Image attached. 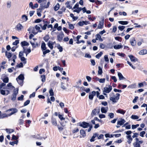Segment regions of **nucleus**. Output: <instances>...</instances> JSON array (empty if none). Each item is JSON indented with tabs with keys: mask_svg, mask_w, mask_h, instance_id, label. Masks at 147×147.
Listing matches in <instances>:
<instances>
[{
	"mask_svg": "<svg viewBox=\"0 0 147 147\" xmlns=\"http://www.w3.org/2000/svg\"><path fill=\"white\" fill-rule=\"evenodd\" d=\"M96 40H97L98 39L101 41H102V39L101 38V36L99 34H97L96 35Z\"/></svg>",
	"mask_w": 147,
	"mask_h": 147,
	"instance_id": "30",
	"label": "nucleus"
},
{
	"mask_svg": "<svg viewBox=\"0 0 147 147\" xmlns=\"http://www.w3.org/2000/svg\"><path fill=\"white\" fill-rule=\"evenodd\" d=\"M49 38L50 37L48 35H47L43 38L44 40L46 42L48 41Z\"/></svg>",
	"mask_w": 147,
	"mask_h": 147,
	"instance_id": "35",
	"label": "nucleus"
},
{
	"mask_svg": "<svg viewBox=\"0 0 147 147\" xmlns=\"http://www.w3.org/2000/svg\"><path fill=\"white\" fill-rule=\"evenodd\" d=\"M103 54L102 52H100L99 53H98L96 55V57L97 59H99L100 57L102 56Z\"/></svg>",
	"mask_w": 147,
	"mask_h": 147,
	"instance_id": "39",
	"label": "nucleus"
},
{
	"mask_svg": "<svg viewBox=\"0 0 147 147\" xmlns=\"http://www.w3.org/2000/svg\"><path fill=\"white\" fill-rule=\"evenodd\" d=\"M112 89V87L110 85H109L108 87H105L104 88L103 92L106 93H109Z\"/></svg>",
	"mask_w": 147,
	"mask_h": 147,
	"instance_id": "5",
	"label": "nucleus"
},
{
	"mask_svg": "<svg viewBox=\"0 0 147 147\" xmlns=\"http://www.w3.org/2000/svg\"><path fill=\"white\" fill-rule=\"evenodd\" d=\"M20 44L21 45L22 47H23V49H24V48H25L24 47V46H28L29 45V43L27 42L26 41H23Z\"/></svg>",
	"mask_w": 147,
	"mask_h": 147,
	"instance_id": "14",
	"label": "nucleus"
},
{
	"mask_svg": "<svg viewBox=\"0 0 147 147\" xmlns=\"http://www.w3.org/2000/svg\"><path fill=\"white\" fill-rule=\"evenodd\" d=\"M8 111H11V112L9 113L8 114V115L9 116H11V115L17 113L18 111V109L16 108H11L10 109H9L7 110L6 112H7Z\"/></svg>",
	"mask_w": 147,
	"mask_h": 147,
	"instance_id": "3",
	"label": "nucleus"
},
{
	"mask_svg": "<svg viewBox=\"0 0 147 147\" xmlns=\"http://www.w3.org/2000/svg\"><path fill=\"white\" fill-rule=\"evenodd\" d=\"M0 93L1 94L3 95H6L5 91L3 90H0Z\"/></svg>",
	"mask_w": 147,
	"mask_h": 147,
	"instance_id": "53",
	"label": "nucleus"
},
{
	"mask_svg": "<svg viewBox=\"0 0 147 147\" xmlns=\"http://www.w3.org/2000/svg\"><path fill=\"white\" fill-rule=\"evenodd\" d=\"M50 4V2L49 1H48L47 3V5H43V4H40L41 5V9H43L45 8H48Z\"/></svg>",
	"mask_w": 147,
	"mask_h": 147,
	"instance_id": "13",
	"label": "nucleus"
},
{
	"mask_svg": "<svg viewBox=\"0 0 147 147\" xmlns=\"http://www.w3.org/2000/svg\"><path fill=\"white\" fill-rule=\"evenodd\" d=\"M13 97L11 98V100L13 101L15 100L16 98L17 95L15 94H12Z\"/></svg>",
	"mask_w": 147,
	"mask_h": 147,
	"instance_id": "64",
	"label": "nucleus"
},
{
	"mask_svg": "<svg viewBox=\"0 0 147 147\" xmlns=\"http://www.w3.org/2000/svg\"><path fill=\"white\" fill-rule=\"evenodd\" d=\"M103 27V23L101 21L99 22V23L98 26L97 28L98 29H102Z\"/></svg>",
	"mask_w": 147,
	"mask_h": 147,
	"instance_id": "23",
	"label": "nucleus"
},
{
	"mask_svg": "<svg viewBox=\"0 0 147 147\" xmlns=\"http://www.w3.org/2000/svg\"><path fill=\"white\" fill-rule=\"evenodd\" d=\"M115 39L117 40H118L120 42H121V41L122 38H121V37H119V36L115 37Z\"/></svg>",
	"mask_w": 147,
	"mask_h": 147,
	"instance_id": "55",
	"label": "nucleus"
},
{
	"mask_svg": "<svg viewBox=\"0 0 147 147\" xmlns=\"http://www.w3.org/2000/svg\"><path fill=\"white\" fill-rule=\"evenodd\" d=\"M105 78L100 79V80L98 79V81L100 83H104L105 82Z\"/></svg>",
	"mask_w": 147,
	"mask_h": 147,
	"instance_id": "57",
	"label": "nucleus"
},
{
	"mask_svg": "<svg viewBox=\"0 0 147 147\" xmlns=\"http://www.w3.org/2000/svg\"><path fill=\"white\" fill-rule=\"evenodd\" d=\"M59 3H58L54 7V9L55 11H57L59 9Z\"/></svg>",
	"mask_w": 147,
	"mask_h": 147,
	"instance_id": "42",
	"label": "nucleus"
},
{
	"mask_svg": "<svg viewBox=\"0 0 147 147\" xmlns=\"http://www.w3.org/2000/svg\"><path fill=\"white\" fill-rule=\"evenodd\" d=\"M133 145L134 147H140V144L139 143L135 142L133 144Z\"/></svg>",
	"mask_w": 147,
	"mask_h": 147,
	"instance_id": "41",
	"label": "nucleus"
},
{
	"mask_svg": "<svg viewBox=\"0 0 147 147\" xmlns=\"http://www.w3.org/2000/svg\"><path fill=\"white\" fill-rule=\"evenodd\" d=\"M126 138L128 139L127 142L129 144H130L132 140V138L131 135H128L126 136Z\"/></svg>",
	"mask_w": 147,
	"mask_h": 147,
	"instance_id": "20",
	"label": "nucleus"
},
{
	"mask_svg": "<svg viewBox=\"0 0 147 147\" xmlns=\"http://www.w3.org/2000/svg\"><path fill=\"white\" fill-rule=\"evenodd\" d=\"M41 78V81L42 82H44L46 80V77L45 75H41L40 76Z\"/></svg>",
	"mask_w": 147,
	"mask_h": 147,
	"instance_id": "37",
	"label": "nucleus"
},
{
	"mask_svg": "<svg viewBox=\"0 0 147 147\" xmlns=\"http://www.w3.org/2000/svg\"><path fill=\"white\" fill-rule=\"evenodd\" d=\"M126 122L125 121L124 119L121 118L117 122V125H123Z\"/></svg>",
	"mask_w": 147,
	"mask_h": 147,
	"instance_id": "8",
	"label": "nucleus"
},
{
	"mask_svg": "<svg viewBox=\"0 0 147 147\" xmlns=\"http://www.w3.org/2000/svg\"><path fill=\"white\" fill-rule=\"evenodd\" d=\"M19 43V40H16L15 41L13 42L12 43V45H16L17 44Z\"/></svg>",
	"mask_w": 147,
	"mask_h": 147,
	"instance_id": "59",
	"label": "nucleus"
},
{
	"mask_svg": "<svg viewBox=\"0 0 147 147\" xmlns=\"http://www.w3.org/2000/svg\"><path fill=\"white\" fill-rule=\"evenodd\" d=\"M18 88H17L15 90H14L13 93V94H15L17 95L18 93Z\"/></svg>",
	"mask_w": 147,
	"mask_h": 147,
	"instance_id": "50",
	"label": "nucleus"
},
{
	"mask_svg": "<svg viewBox=\"0 0 147 147\" xmlns=\"http://www.w3.org/2000/svg\"><path fill=\"white\" fill-rule=\"evenodd\" d=\"M117 74L119 80H124L125 79V78L123 76L122 74L120 72H118Z\"/></svg>",
	"mask_w": 147,
	"mask_h": 147,
	"instance_id": "16",
	"label": "nucleus"
},
{
	"mask_svg": "<svg viewBox=\"0 0 147 147\" xmlns=\"http://www.w3.org/2000/svg\"><path fill=\"white\" fill-rule=\"evenodd\" d=\"M19 84L21 86H22L23 84L24 80L22 81L21 80H16Z\"/></svg>",
	"mask_w": 147,
	"mask_h": 147,
	"instance_id": "40",
	"label": "nucleus"
},
{
	"mask_svg": "<svg viewBox=\"0 0 147 147\" xmlns=\"http://www.w3.org/2000/svg\"><path fill=\"white\" fill-rule=\"evenodd\" d=\"M23 28V27L22 25L20 23H18L16 26V29L19 32L22 30V29Z\"/></svg>",
	"mask_w": 147,
	"mask_h": 147,
	"instance_id": "6",
	"label": "nucleus"
},
{
	"mask_svg": "<svg viewBox=\"0 0 147 147\" xmlns=\"http://www.w3.org/2000/svg\"><path fill=\"white\" fill-rule=\"evenodd\" d=\"M51 122L52 124L55 126H57V122L56 121V119L52 117L51 119Z\"/></svg>",
	"mask_w": 147,
	"mask_h": 147,
	"instance_id": "24",
	"label": "nucleus"
},
{
	"mask_svg": "<svg viewBox=\"0 0 147 147\" xmlns=\"http://www.w3.org/2000/svg\"><path fill=\"white\" fill-rule=\"evenodd\" d=\"M139 125L138 124H137L136 125H133L131 126L132 129H134L136 128L137 127L139 126Z\"/></svg>",
	"mask_w": 147,
	"mask_h": 147,
	"instance_id": "56",
	"label": "nucleus"
},
{
	"mask_svg": "<svg viewBox=\"0 0 147 147\" xmlns=\"http://www.w3.org/2000/svg\"><path fill=\"white\" fill-rule=\"evenodd\" d=\"M54 45V43L53 42L51 41H49L47 43L48 46L51 49H52L53 48V45Z\"/></svg>",
	"mask_w": 147,
	"mask_h": 147,
	"instance_id": "17",
	"label": "nucleus"
},
{
	"mask_svg": "<svg viewBox=\"0 0 147 147\" xmlns=\"http://www.w3.org/2000/svg\"><path fill=\"white\" fill-rule=\"evenodd\" d=\"M49 93L50 96H53L54 95V92L53 89H50L49 91Z\"/></svg>",
	"mask_w": 147,
	"mask_h": 147,
	"instance_id": "62",
	"label": "nucleus"
},
{
	"mask_svg": "<svg viewBox=\"0 0 147 147\" xmlns=\"http://www.w3.org/2000/svg\"><path fill=\"white\" fill-rule=\"evenodd\" d=\"M125 28V27L124 26H119L118 27V28L119 30L122 31Z\"/></svg>",
	"mask_w": 147,
	"mask_h": 147,
	"instance_id": "54",
	"label": "nucleus"
},
{
	"mask_svg": "<svg viewBox=\"0 0 147 147\" xmlns=\"http://www.w3.org/2000/svg\"><path fill=\"white\" fill-rule=\"evenodd\" d=\"M66 7L69 9H72V7L69 4V2L67 1L66 3Z\"/></svg>",
	"mask_w": 147,
	"mask_h": 147,
	"instance_id": "34",
	"label": "nucleus"
},
{
	"mask_svg": "<svg viewBox=\"0 0 147 147\" xmlns=\"http://www.w3.org/2000/svg\"><path fill=\"white\" fill-rule=\"evenodd\" d=\"M57 48L59 50L60 52H62L63 51V49L62 47L59 44H58L57 46Z\"/></svg>",
	"mask_w": 147,
	"mask_h": 147,
	"instance_id": "43",
	"label": "nucleus"
},
{
	"mask_svg": "<svg viewBox=\"0 0 147 147\" xmlns=\"http://www.w3.org/2000/svg\"><path fill=\"white\" fill-rule=\"evenodd\" d=\"M24 76L23 74H20L16 78V80H24Z\"/></svg>",
	"mask_w": 147,
	"mask_h": 147,
	"instance_id": "21",
	"label": "nucleus"
},
{
	"mask_svg": "<svg viewBox=\"0 0 147 147\" xmlns=\"http://www.w3.org/2000/svg\"><path fill=\"white\" fill-rule=\"evenodd\" d=\"M114 49H121L122 47V46L121 45H115L113 47Z\"/></svg>",
	"mask_w": 147,
	"mask_h": 147,
	"instance_id": "36",
	"label": "nucleus"
},
{
	"mask_svg": "<svg viewBox=\"0 0 147 147\" xmlns=\"http://www.w3.org/2000/svg\"><path fill=\"white\" fill-rule=\"evenodd\" d=\"M40 26L41 27L42 30H45L47 28V24H44L43 26H42L41 24H40Z\"/></svg>",
	"mask_w": 147,
	"mask_h": 147,
	"instance_id": "33",
	"label": "nucleus"
},
{
	"mask_svg": "<svg viewBox=\"0 0 147 147\" xmlns=\"http://www.w3.org/2000/svg\"><path fill=\"white\" fill-rule=\"evenodd\" d=\"M131 44L132 46H135L136 45V41L134 37H132L130 39V40Z\"/></svg>",
	"mask_w": 147,
	"mask_h": 147,
	"instance_id": "9",
	"label": "nucleus"
},
{
	"mask_svg": "<svg viewBox=\"0 0 147 147\" xmlns=\"http://www.w3.org/2000/svg\"><path fill=\"white\" fill-rule=\"evenodd\" d=\"M104 59L105 61L107 62V63H109V59L108 58L107 55H105L104 56Z\"/></svg>",
	"mask_w": 147,
	"mask_h": 147,
	"instance_id": "49",
	"label": "nucleus"
},
{
	"mask_svg": "<svg viewBox=\"0 0 147 147\" xmlns=\"http://www.w3.org/2000/svg\"><path fill=\"white\" fill-rule=\"evenodd\" d=\"M58 117L61 120H64L65 119V118L61 115L59 114L58 115Z\"/></svg>",
	"mask_w": 147,
	"mask_h": 147,
	"instance_id": "63",
	"label": "nucleus"
},
{
	"mask_svg": "<svg viewBox=\"0 0 147 147\" xmlns=\"http://www.w3.org/2000/svg\"><path fill=\"white\" fill-rule=\"evenodd\" d=\"M41 48L42 51H45L47 49L46 44L44 42H43L41 44Z\"/></svg>",
	"mask_w": 147,
	"mask_h": 147,
	"instance_id": "19",
	"label": "nucleus"
},
{
	"mask_svg": "<svg viewBox=\"0 0 147 147\" xmlns=\"http://www.w3.org/2000/svg\"><path fill=\"white\" fill-rule=\"evenodd\" d=\"M20 58L21 61H23L24 63L25 64L26 63V59L24 57H22Z\"/></svg>",
	"mask_w": 147,
	"mask_h": 147,
	"instance_id": "45",
	"label": "nucleus"
},
{
	"mask_svg": "<svg viewBox=\"0 0 147 147\" xmlns=\"http://www.w3.org/2000/svg\"><path fill=\"white\" fill-rule=\"evenodd\" d=\"M118 23L122 25H127L128 24V22L127 21H119Z\"/></svg>",
	"mask_w": 147,
	"mask_h": 147,
	"instance_id": "32",
	"label": "nucleus"
},
{
	"mask_svg": "<svg viewBox=\"0 0 147 147\" xmlns=\"http://www.w3.org/2000/svg\"><path fill=\"white\" fill-rule=\"evenodd\" d=\"M131 118L133 119H138L139 117L137 115H132L131 117Z\"/></svg>",
	"mask_w": 147,
	"mask_h": 147,
	"instance_id": "47",
	"label": "nucleus"
},
{
	"mask_svg": "<svg viewBox=\"0 0 147 147\" xmlns=\"http://www.w3.org/2000/svg\"><path fill=\"white\" fill-rule=\"evenodd\" d=\"M128 57L130 58L131 61L134 62H135L138 60L133 55H129Z\"/></svg>",
	"mask_w": 147,
	"mask_h": 147,
	"instance_id": "11",
	"label": "nucleus"
},
{
	"mask_svg": "<svg viewBox=\"0 0 147 147\" xmlns=\"http://www.w3.org/2000/svg\"><path fill=\"white\" fill-rule=\"evenodd\" d=\"M98 74L101 75L102 73V68L98 66Z\"/></svg>",
	"mask_w": 147,
	"mask_h": 147,
	"instance_id": "38",
	"label": "nucleus"
},
{
	"mask_svg": "<svg viewBox=\"0 0 147 147\" xmlns=\"http://www.w3.org/2000/svg\"><path fill=\"white\" fill-rule=\"evenodd\" d=\"M136 86L135 84H131L130 85L128 86V88H129L133 89L136 88Z\"/></svg>",
	"mask_w": 147,
	"mask_h": 147,
	"instance_id": "26",
	"label": "nucleus"
},
{
	"mask_svg": "<svg viewBox=\"0 0 147 147\" xmlns=\"http://www.w3.org/2000/svg\"><path fill=\"white\" fill-rule=\"evenodd\" d=\"M108 115L111 119L113 118L114 117V114L112 113H109Z\"/></svg>",
	"mask_w": 147,
	"mask_h": 147,
	"instance_id": "51",
	"label": "nucleus"
},
{
	"mask_svg": "<svg viewBox=\"0 0 147 147\" xmlns=\"http://www.w3.org/2000/svg\"><path fill=\"white\" fill-rule=\"evenodd\" d=\"M30 100H27L24 103V106H26L29 104Z\"/></svg>",
	"mask_w": 147,
	"mask_h": 147,
	"instance_id": "61",
	"label": "nucleus"
},
{
	"mask_svg": "<svg viewBox=\"0 0 147 147\" xmlns=\"http://www.w3.org/2000/svg\"><path fill=\"white\" fill-rule=\"evenodd\" d=\"M120 94L117 93L116 94L115 96V94L113 92H111L109 94L110 99L114 103L117 102V101L119 98Z\"/></svg>",
	"mask_w": 147,
	"mask_h": 147,
	"instance_id": "1",
	"label": "nucleus"
},
{
	"mask_svg": "<svg viewBox=\"0 0 147 147\" xmlns=\"http://www.w3.org/2000/svg\"><path fill=\"white\" fill-rule=\"evenodd\" d=\"M3 88L4 89L9 90H15V87L14 86H11L8 87H5V88Z\"/></svg>",
	"mask_w": 147,
	"mask_h": 147,
	"instance_id": "27",
	"label": "nucleus"
},
{
	"mask_svg": "<svg viewBox=\"0 0 147 147\" xmlns=\"http://www.w3.org/2000/svg\"><path fill=\"white\" fill-rule=\"evenodd\" d=\"M43 53L44 55H45L47 53H49L50 52V51L49 49H47L45 50V51H43Z\"/></svg>",
	"mask_w": 147,
	"mask_h": 147,
	"instance_id": "58",
	"label": "nucleus"
},
{
	"mask_svg": "<svg viewBox=\"0 0 147 147\" xmlns=\"http://www.w3.org/2000/svg\"><path fill=\"white\" fill-rule=\"evenodd\" d=\"M7 7L8 8H10L11 6V2L10 1H8L7 3Z\"/></svg>",
	"mask_w": 147,
	"mask_h": 147,
	"instance_id": "44",
	"label": "nucleus"
},
{
	"mask_svg": "<svg viewBox=\"0 0 147 147\" xmlns=\"http://www.w3.org/2000/svg\"><path fill=\"white\" fill-rule=\"evenodd\" d=\"M147 53V50L145 49L141 50L139 53L140 55H145Z\"/></svg>",
	"mask_w": 147,
	"mask_h": 147,
	"instance_id": "22",
	"label": "nucleus"
},
{
	"mask_svg": "<svg viewBox=\"0 0 147 147\" xmlns=\"http://www.w3.org/2000/svg\"><path fill=\"white\" fill-rule=\"evenodd\" d=\"M82 83V81L81 80H79L78 82H76L77 85L75 86L74 87H76V88H78L79 87V86L81 85Z\"/></svg>",
	"mask_w": 147,
	"mask_h": 147,
	"instance_id": "28",
	"label": "nucleus"
},
{
	"mask_svg": "<svg viewBox=\"0 0 147 147\" xmlns=\"http://www.w3.org/2000/svg\"><path fill=\"white\" fill-rule=\"evenodd\" d=\"M98 135L99 134L98 133H95L94 134L93 136L90 140V142H94L95 140V138L96 137H98Z\"/></svg>",
	"mask_w": 147,
	"mask_h": 147,
	"instance_id": "12",
	"label": "nucleus"
},
{
	"mask_svg": "<svg viewBox=\"0 0 147 147\" xmlns=\"http://www.w3.org/2000/svg\"><path fill=\"white\" fill-rule=\"evenodd\" d=\"M28 30L29 31L31 32L34 35L37 33V32H35V28L33 27H30L28 29Z\"/></svg>",
	"mask_w": 147,
	"mask_h": 147,
	"instance_id": "15",
	"label": "nucleus"
},
{
	"mask_svg": "<svg viewBox=\"0 0 147 147\" xmlns=\"http://www.w3.org/2000/svg\"><path fill=\"white\" fill-rule=\"evenodd\" d=\"M64 36V33L63 32H61L57 35V40L61 42Z\"/></svg>",
	"mask_w": 147,
	"mask_h": 147,
	"instance_id": "7",
	"label": "nucleus"
},
{
	"mask_svg": "<svg viewBox=\"0 0 147 147\" xmlns=\"http://www.w3.org/2000/svg\"><path fill=\"white\" fill-rule=\"evenodd\" d=\"M64 83H63L61 82V87L63 90H64L66 89H67V88H66L65 86L64 85Z\"/></svg>",
	"mask_w": 147,
	"mask_h": 147,
	"instance_id": "48",
	"label": "nucleus"
},
{
	"mask_svg": "<svg viewBox=\"0 0 147 147\" xmlns=\"http://www.w3.org/2000/svg\"><path fill=\"white\" fill-rule=\"evenodd\" d=\"M100 109L99 108H96L93 110L91 113V116L93 117L94 115H97L99 113Z\"/></svg>",
	"mask_w": 147,
	"mask_h": 147,
	"instance_id": "4",
	"label": "nucleus"
},
{
	"mask_svg": "<svg viewBox=\"0 0 147 147\" xmlns=\"http://www.w3.org/2000/svg\"><path fill=\"white\" fill-rule=\"evenodd\" d=\"M6 132L7 133H10L12 132H13L14 131V130H13V129H6Z\"/></svg>",
	"mask_w": 147,
	"mask_h": 147,
	"instance_id": "52",
	"label": "nucleus"
},
{
	"mask_svg": "<svg viewBox=\"0 0 147 147\" xmlns=\"http://www.w3.org/2000/svg\"><path fill=\"white\" fill-rule=\"evenodd\" d=\"M31 52L30 48L26 50L25 48H24L23 52L26 54V55L27 56V55Z\"/></svg>",
	"mask_w": 147,
	"mask_h": 147,
	"instance_id": "18",
	"label": "nucleus"
},
{
	"mask_svg": "<svg viewBox=\"0 0 147 147\" xmlns=\"http://www.w3.org/2000/svg\"><path fill=\"white\" fill-rule=\"evenodd\" d=\"M24 96L23 95H22L21 96L19 97L18 98V100H23Z\"/></svg>",
	"mask_w": 147,
	"mask_h": 147,
	"instance_id": "60",
	"label": "nucleus"
},
{
	"mask_svg": "<svg viewBox=\"0 0 147 147\" xmlns=\"http://www.w3.org/2000/svg\"><path fill=\"white\" fill-rule=\"evenodd\" d=\"M3 80L5 83H7L9 82V78L7 77H5L3 79Z\"/></svg>",
	"mask_w": 147,
	"mask_h": 147,
	"instance_id": "46",
	"label": "nucleus"
},
{
	"mask_svg": "<svg viewBox=\"0 0 147 147\" xmlns=\"http://www.w3.org/2000/svg\"><path fill=\"white\" fill-rule=\"evenodd\" d=\"M80 134L83 137H84L86 136V134L85 131L83 129H81L80 130Z\"/></svg>",
	"mask_w": 147,
	"mask_h": 147,
	"instance_id": "29",
	"label": "nucleus"
},
{
	"mask_svg": "<svg viewBox=\"0 0 147 147\" xmlns=\"http://www.w3.org/2000/svg\"><path fill=\"white\" fill-rule=\"evenodd\" d=\"M108 109V107L105 108L104 107H102L101 109V111L102 113H106L107 111V109Z\"/></svg>",
	"mask_w": 147,
	"mask_h": 147,
	"instance_id": "25",
	"label": "nucleus"
},
{
	"mask_svg": "<svg viewBox=\"0 0 147 147\" xmlns=\"http://www.w3.org/2000/svg\"><path fill=\"white\" fill-rule=\"evenodd\" d=\"M117 112L124 115L125 113V111L122 109H119L117 110Z\"/></svg>",
	"mask_w": 147,
	"mask_h": 147,
	"instance_id": "31",
	"label": "nucleus"
},
{
	"mask_svg": "<svg viewBox=\"0 0 147 147\" xmlns=\"http://www.w3.org/2000/svg\"><path fill=\"white\" fill-rule=\"evenodd\" d=\"M90 124L89 123L85 122H79L78 123V125L84 128H86L90 126Z\"/></svg>",
	"mask_w": 147,
	"mask_h": 147,
	"instance_id": "2",
	"label": "nucleus"
},
{
	"mask_svg": "<svg viewBox=\"0 0 147 147\" xmlns=\"http://www.w3.org/2000/svg\"><path fill=\"white\" fill-rule=\"evenodd\" d=\"M5 56L8 59L9 61H10L11 60V57L12 55L11 53L9 52H8L6 51L5 52Z\"/></svg>",
	"mask_w": 147,
	"mask_h": 147,
	"instance_id": "10",
	"label": "nucleus"
}]
</instances>
